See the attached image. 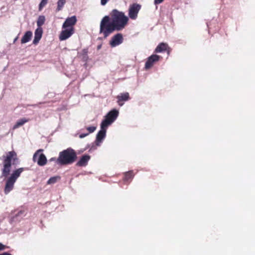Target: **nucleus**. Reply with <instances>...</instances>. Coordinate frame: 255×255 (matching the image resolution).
<instances>
[{"instance_id": "a878e982", "label": "nucleus", "mask_w": 255, "mask_h": 255, "mask_svg": "<svg viewBox=\"0 0 255 255\" xmlns=\"http://www.w3.org/2000/svg\"><path fill=\"white\" fill-rule=\"evenodd\" d=\"M88 134H89V133H82V134H81L79 135V137L81 138H84V137H86Z\"/></svg>"}, {"instance_id": "5701e85b", "label": "nucleus", "mask_w": 255, "mask_h": 255, "mask_svg": "<svg viewBox=\"0 0 255 255\" xmlns=\"http://www.w3.org/2000/svg\"><path fill=\"white\" fill-rule=\"evenodd\" d=\"M87 130L89 131V133L93 132L96 129V127L94 126H91L87 128Z\"/></svg>"}, {"instance_id": "412c9836", "label": "nucleus", "mask_w": 255, "mask_h": 255, "mask_svg": "<svg viewBox=\"0 0 255 255\" xmlns=\"http://www.w3.org/2000/svg\"><path fill=\"white\" fill-rule=\"evenodd\" d=\"M60 179V177L58 176H53L51 177L48 181H47V184H53L55 183L59 179Z\"/></svg>"}, {"instance_id": "1a4fd4ad", "label": "nucleus", "mask_w": 255, "mask_h": 255, "mask_svg": "<svg viewBox=\"0 0 255 255\" xmlns=\"http://www.w3.org/2000/svg\"><path fill=\"white\" fill-rule=\"evenodd\" d=\"M123 41V37L122 34L117 33L112 37L110 41V44L112 47H115L120 45Z\"/></svg>"}, {"instance_id": "c756f323", "label": "nucleus", "mask_w": 255, "mask_h": 255, "mask_svg": "<svg viewBox=\"0 0 255 255\" xmlns=\"http://www.w3.org/2000/svg\"><path fill=\"white\" fill-rule=\"evenodd\" d=\"M24 212L23 211H20L18 213V216H19L22 214H23Z\"/></svg>"}, {"instance_id": "0eeeda50", "label": "nucleus", "mask_w": 255, "mask_h": 255, "mask_svg": "<svg viewBox=\"0 0 255 255\" xmlns=\"http://www.w3.org/2000/svg\"><path fill=\"white\" fill-rule=\"evenodd\" d=\"M42 149H38L33 155V160L37 162L38 165L42 166L47 163V158L45 155L42 153Z\"/></svg>"}, {"instance_id": "393cba45", "label": "nucleus", "mask_w": 255, "mask_h": 255, "mask_svg": "<svg viewBox=\"0 0 255 255\" xmlns=\"http://www.w3.org/2000/svg\"><path fill=\"white\" fill-rule=\"evenodd\" d=\"M6 246L0 243V251H3L6 248Z\"/></svg>"}, {"instance_id": "20e7f679", "label": "nucleus", "mask_w": 255, "mask_h": 255, "mask_svg": "<svg viewBox=\"0 0 255 255\" xmlns=\"http://www.w3.org/2000/svg\"><path fill=\"white\" fill-rule=\"evenodd\" d=\"M2 158L3 159L2 175L6 177L9 173L11 162L16 159V153L14 151H9L6 153V155L2 156Z\"/></svg>"}, {"instance_id": "a211bd4d", "label": "nucleus", "mask_w": 255, "mask_h": 255, "mask_svg": "<svg viewBox=\"0 0 255 255\" xmlns=\"http://www.w3.org/2000/svg\"><path fill=\"white\" fill-rule=\"evenodd\" d=\"M45 21V17L44 15L39 16L37 20V25L38 28L41 27V26L44 24Z\"/></svg>"}, {"instance_id": "4468645a", "label": "nucleus", "mask_w": 255, "mask_h": 255, "mask_svg": "<svg viewBox=\"0 0 255 255\" xmlns=\"http://www.w3.org/2000/svg\"><path fill=\"white\" fill-rule=\"evenodd\" d=\"M170 49L168 44L166 43H159L154 50L155 53H161Z\"/></svg>"}, {"instance_id": "9d476101", "label": "nucleus", "mask_w": 255, "mask_h": 255, "mask_svg": "<svg viewBox=\"0 0 255 255\" xmlns=\"http://www.w3.org/2000/svg\"><path fill=\"white\" fill-rule=\"evenodd\" d=\"M77 22V18L75 16H72L70 17H68L65 20L62 25V28H72L74 30V25Z\"/></svg>"}, {"instance_id": "aec40b11", "label": "nucleus", "mask_w": 255, "mask_h": 255, "mask_svg": "<svg viewBox=\"0 0 255 255\" xmlns=\"http://www.w3.org/2000/svg\"><path fill=\"white\" fill-rule=\"evenodd\" d=\"M133 177V174L132 171H128L125 173L124 181H128Z\"/></svg>"}, {"instance_id": "dca6fc26", "label": "nucleus", "mask_w": 255, "mask_h": 255, "mask_svg": "<svg viewBox=\"0 0 255 255\" xmlns=\"http://www.w3.org/2000/svg\"><path fill=\"white\" fill-rule=\"evenodd\" d=\"M32 36V33L30 31H28L25 32L23 37L21 38V43H26L29 42Z\"/></svg>"}, {"instance_id": "6ab92c4d", "label": "nucleus", "mask_w": 255, "mask_h": 255, "mask_svg": "<svg viewBox=\"0 0 255 255\" xmlns=\"http://www.w3.org/2000/svg\"><path fill=\"white\" fill-rule=\"evenodd\" d=\"M66 0H58L57 4V6L56 8L57 11H60L62 10L63 6H64L65 4L66 3Z\"/></svg>"}, {"instance_id": "cd10ccee", "label": "nucleus", "mask_w": 255, "mask_h": 255, "mask_svg": "<svg viewBox=\"0 0 255 255\" xmlns=\"http://www.w3.org/2000/svg\"><path fill=\"white\" fill-rule=\"evenodd\" d=\"M0 255H11L10 254L8 253L7 252L3 253L2 254H0Z\"/></svg>"}, {"instance_id": "39448f33", "label": "nucleus", "mask_w": 255, "mask_h": 255, "mask_svg": "<svg viewBox=\"0 0 255 255\" xmlns=\"http://www.w3.org/2000/svg\"><path fill=\"white\" fill-rule=\"evenodd\" d=\"M23 171V168H18L13 171L10 176L7 178L4 189L5 194H8L13 189L14 183Z\"/></svg>"}, {"instance_id": "423d86ee", "label": "nucleus", "mask_w": 255, "mask_h": 255, "mask_svg": "<svg viewBox=\"0 0 255 255\" xmlns=\"http://www.w3.org/2000/svg\"><path fill=\"white\" fill-rule=\"evenodd\" d=\"M140 4L134 3L129 5L128 9V15L129 19L135 20L138 17L139 11L141 9Z\"/></svg>"}, {"instance_id": "f8f14e48", "label": "nucleus", "mask_w": 255, "mask_h": 255, "mask_svg": "<svg viewBox=\"0 0 255 255\" xmlns=\"http://www.w3.org/2000/svg\"><path fill=\"white\" fill-rule=\"evenodd\" d=\"M43 30L41 27L37 28L34 32V38L33 41L34 44H37L41 38Z\"/></svg>"}, {"instance_id": "2eb2a0df", "label": "nucleus", "mask_w": 255, "mask_h": 255, "mask_svg": "<svg viewBox=\"0 0 255 255\" xmlns=\"http://www.w3.org/2000/svg\"><path fill=\"white\" fill-rule=\"evenodd\" d=\"M90 158V156L88 155L83 156L80 160L77 163L79 166H85Z\"/></svg>"}, {"instance_id": "9b49d317", "label": "nucleus", "mask_w": 255, "mask_h": 255, "mask_svg": "<svg viewBox=\"0 0 255 255\" xmlns=\"http://www.w3.org/2000/svg\"><path fill=\"white\" fill-rule=\"evenodd\" d=\"M74 30L72 28H63L59 35V39L61 41L65 40L69 38L74 33Z\"/></svg>"}, {"instance_id": "b1692460", "label": "nucleus", "mask_w": 255, "mask_h": 255, "mask_svg": "<svg viewBox=\"0 0 255 255\" xmlns=\"http://www.w3.org/2000/svg\"><path fill=\"white\" fill-rule=\"evenodd\" d=\"M110 0H101V4L103 6L105 5Z\"/></svg>"}, {"instance_id": "c85d7f7f", "label": "nucleus", "mask_w": 255, "mask_h": 255, "mask_svg": "<svg viewBox=\"0 0 255 255\" xmlns=\"http://www.w3.org/2000/svg\"><path fill=\"white\" fill-rule=\"evenodd\" d=\"M56 159H56L55 158H54V157H52V158H50L49 160H50V161H55L56 162Z\"/></svg>"}, {"instance_id": "4be33fe9", "label": "nucleus", "mask_w": 255, "mask_h": 255, "mask_svg": "<svg viewBox=\"0 0 255 255\" xmlns=\"http://www.w3.org/2000/svg\"><path fill=\"white\" fill-rule=\"evenodd\" d=\"M48 0H41L38 5L39 11H41L43 8L47 4Z\"/></svg>"}, {"instance_id": "2f4dec72", "label": "nucleus", "mask_w": 255, "mask_h": 255, "mask_svg": "<svg viewBox=\"0 0 255 255\" xmlns=\"http://www.w3.org/2000/svg\"><path fill=\"white\" fill-rule=\"evenodd\" d=\"M167 51V54H168V55H169V53H170L169 49H168Z\"/></svg>"}, {"instance_id": "7ed1b4c3", "label": "nucleus", "mask_w": 255, "mask_h": 255, "mask_svg": "<svg viewBox=\"0 0 255 255\" xmlns=\"http://www.w3.org/2000/svg\"><path fill=\"white\" fill-rule=\"evenodd\" d=\"M77 158L75 151L70 148L60 152L56 159V163L59 165H68L73 163Z\"/></svg>"}, {"instance_id": "f3484780", "label": "nucleus", "mask_w": 255, "mask_h": 255, "mask_svg": "<svg viewBox=\"0 0 255 255\" xmlns=\"http://www.w3.org/2000/svg\"><path fill=\"white\" fill-rule=\"evenodd\" d=\"M28 121V120H27L25 118H23L21 119H20L17 121V122L15 123V124L13 127V129H15L19 127L22 126L25 123L27 122Z\"/></svg>"}, {"instance_id": "bb28decb", "label": "nucleus", "mask_w": 255, "mask_h": 255, "mask_svg": "<svg viewBox=\"0 0 255 255\" xmlns=\"http://www.w3.org/2000/svg\"><path fill=\"white\" fill-rule=\"evenodd\" d=\"M164 0H154V4H157L161 3Z\"/></svg>"}, {"instance_id": "f03ea898", "label": "nucleus", "mask_w": 255, "mask_h": 255, "mask_svg": "<svg viewBox=\"0 0 255 255\" xmlns=\"http://www.w3.org/2000/svg\"><path fill=\"white\" fill-rule=\"evenodd\" d=\"M119 111L116 109L109 112L105 117L101 124V129L96 136V145L99 146L106 135L107 129L109 126L117 119L119 116Z\"/></svg>"}, {"instance_id": "ddd939ff", "label": "nucleus", "mask_w": 255, "mask_h": 255, "mask_svg": "<svg viewBox=\"0 0 255 255\" xmlns=\"http://www.w3.org/2000/svg\"><path fill=\"white\" fill-rule=\"evenodd\" d=\"M118 99V103L119 106H122L124 105V103L122 102L123 101H127L128 100L129 98V94L128 93H121L119 95L117 96Z\"/></svg>"}, {"instance_id": "7c9ffc66", "label": "nucleus", "mask_w": 255, "mask_h": 255, "mask_svg": "<svg viewBox=\"0 0 255 255\" xmlns=\"http://www.w3.org/2000/svg\"><path fill=\"white\" fill-rule=\"evenodd\" d=\"M17 39H18V37H15L13 40V42L15 43L16 41V40H17Z\"/></svg>"}, {"instance_id": "f257e3e1", "label": "nucleus", "mask_w": 255, "mask_h": 255, "mask_svg": "<svg viewBox=\"0 0 255 255\" xmlns=\"http://www.w3.org/2000/svg\"><path fill=\"white\" fill-rule=\"evenodd\" d=\"M129 18L124 12L117 9H113L110 16L106 15L102 19L100 24V33L107 38L115 31H122L128 25Z\"/></svg>"}, {"instance_id": "6e6552de", "label": "nucleus", "mask_w": 255, "mask_h": 255, "mask_svg": "<svg viewBox=\"0 0 255 255\" xmlns=\"http://www.w3.org/2000/svg\"><path fill=\"white\" fill-rule=\"evenodd\" d=\"M160 58L161 56L156 54H152L148 57L145 63L144 69L147 70L151 68L154 64L160 60Z\"/></svg>"}]
</instances>
